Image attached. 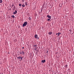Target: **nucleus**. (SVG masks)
<instances>
[{
    "mask_svg": "<svg viewBox=\"0 0 74 74\" xmlns=\"http://www.w3.org/2000/svg\"><path fill=\"white\" fill-rule=\"evenodd\" d=\"M28 19L29 20H31V17H29V18H28Z\"/></svg>",
    "mask_w": 74,
    "mask_h": 74,
    "instance_id": "16",
    "label": "nucleus"
},
{
    "mask_svg": "<svg viewBox=\"0 0 74 74\" xmlns=\"http://www.w3.org/2000/svg\"><path fill=\"white\" fill-rule=\"evenodd\" d=\"M47 17L49 18V19H50V18H51V16H49V15H47Z\"/></svg>",
    "mask_w": 74,
    "mask_h": 74,
    "instance_id": "6",
    "label": "nucleus"
},
{
    "mask_svg": "<svg viewBox=\"0 0 74 74\" xmlns=\"http://www.w3.org/2000/svg\"><path fill=\"white\" fill-rule=\"evenodd\" d=\"M22 5V4H19V6H20V7H21V6Z\"/></svg>",
    "mask_w": 74,
    "mask_h": 74,
    "instance_id": "14",
    "label": "nucleus"
},
{
    "mask_svg": "<svg viewBox=\"0 0 74 74\" xmlns=\"http://www.w3.org/2000/svg\"><path fill=\"white\" fill-rule=\"evenodd\" d=\"M25 3V5L26 6H27V2H26Z\"/></svg>",
    "mask_w": 74,
    "mask_h": 74,
    "instance_id": "11",
    "label": "nucleus"
},
{
    "mask_svg": "<svg viewBox=\"0 0 74 74\" xmlns=\"http://www.w3.org/2000/svg\"><path fill=\"white\" fill-rule=\"evenodd\" d=\"M65 67H66V68H67V65H65Z\"/></svg>",
    "mask_w": 74,
    "mask_h": 74,
    "instance_id": "17",
    "label": "nucleus"
},
{
    "mask_svg": "<svg viewBox=\"0 0 74 74\" xmlns=\"http://www.w3.org/2000/svg\"><path fill=\"white\" fill-rule=\"evenodd\" d=\"M57 34H58V33L57 34H56V35H57Z\"/></svg>",
    "mask_w": 74,
    "mask_h": 74,
    "instance_id": "24",
    "label": "nucleus"
},
{
    "mask_svg": "<svg viewBox=\"0 0 74 74\" xmlns=\"http://www.w3.org/2000/svg\"><path fill=\"white\" fill-rule=\"evenodd\" d=\"M20 54H22L23 53V55H24V54H25V52L24 51H20Z\"/></svg>",
    "mask_w": 74,
    "mask_h": 74,
    "instance_id": "2",
    "label": "nucleus"
},
{
    "mask_svg": "<svg viewBox=\"0 0 74 74\" xmlns=\"http://www.w3.org/2000/svg\"><path fill=\"white\" fill-rule=\"evenodd\" d=\"M3 3V1L2 0H0V3Z\"/></svg>",
    "mask_w": 74,
    "mask_h": 74,
    "instance_id": "12",
    "label": "nucleus"
},
{
    "mask_svg": "<svg viewBox=\"0 0 74 74\" xmlns=\"http://www.w3.org/2000/svg\"><path fill=\"white\" fill-rule=\"evenodd\" d=\"M34 47H37V45H34Z\"/></svg>",
    "mask_w": 74,
    "mask_h": 74,
    "instance_id": "19",
    "label": "nucleus"
},
{
    "mask_svg": "<svg viewBox=\"0 0 74 74\" xmlns=\"http://www.w3.org/2000/svg\"><path fill=\"white\" fill-rule=\"evenodd\" d=\"M34 37L35 38H38V35L37 34L35 35L34 36Z\"/></svg>",
    "mask_w": 74,
    "mask_h": 74,
    "instance_id": "5",
    "label": "nucleus"
},
{
    "mask_svg": "<svg viewBox=\"0 0 74 74\" xmlns=\"http://www.w3.org/2000/svg\"><path fill=\"white\" fill-rule=\"evenodd\" d=\"M16 8V7H15V6H14L13 9V11H14V10H15Z\"/></svg>",
    "mask_w": 74,
    "mask_h": 74,
    "instance_id": "8",
    "label": "nucleus"
},
{
    "mask_svg": "<svg viewBox=\"0 0 74 74\" xmlns=\"http://www.w3.org/2000/svg\"><path fill=\"white\" fill-rule=\"evenodd\" d=\"M27 25V21L24 22L23 25V27H25V26H26Z\"/></svg>",
    "mask_w": 74,
    "mask_h": 74,
    "instance_id": "1",
    "label": "nucleus"
},
{
    "mask_svg": "<svg viewBox=\"0 0 74 74\" xmlns=\"http://www.w3.org/2000/svg\"><path fill=\"white\" fill-rule=\"evenodd\" d=\"M52 33H53V32H49L48 33V34L49 35H51V34H52Z\"/></svg>",
    "mask_w": 74,
    "mask_h": 74,
    "instance_id": "7",
    "label": "nucleus"
},
{
    "mask_svg": "<svg viewBox=\"0 0 74 74\" xmlns=\"http://www.w3.org/2000/svg\"><path fill=\"white\" fill-rule=\"evenodd\" d=\"M12 18H15L14 15L12 16Z\"/></svg>",
    "mask_w": 74,
    "mask_h": 74,
    "instance_id": "13",
    "label": "nucleus"
},
{
    "mask_svg": "<svg viewBox=\"0 0 74 74\" xmlns=\"http://www.w3.org/2000/svg\"><path fill=\"white\" fill-rule=\"evenodd\" d=\"M22 58H23V57L22 56H19L17 58L18 59H21L20 60H22Z\"/></svg>",
    "mask_w": 74,
    "mask_h": 74,
    "instance_id": "3",
    "label": "nucleus"
},
{
    "mask_svg": "<svg viewBox=\"0 0 74 74\" xmlns=\"http://www.w3.org/2000/svg\"><path fill=\"white\" fill-rule=\"evenodd\" d=\"M14 4H12V7H14Z\"/></svg>",
    "mask_w": 74,
    "mask_h": 74,
    "instance_id": "21",
    "label": "nucleus"
},
{
    "mask_svg": "<svg viewBox=\"0 0 74 74\" xmlns=\"http://www.w3.org/2000/svg\"><path fill=\"white\" fill-rule=\"evenodd\" d=\"M16 13H17V11L16 10H15V12H13L14 15H15V14H16Z\"/></svg>",
    "mask_w": 74,
    "mask_h": 74,
    "instance_id": "4",
    "label": "nucleus"
},
{
    "mask_svg": "<svg viewBox=\"0 0 74 74\" xmlns=\"http://www.w3.org/2000/svg\"><path fill=\"white\" fill-rule=\"evenodd\" d=\"M42 63H45V60H42Z\"/></svg>",
    "mask_w": 74,
    "mask_h": 74,
    "instance_id": "9",
    "label": "nucleus"
},
{
    "mask_svg": "<svg viewBox=\"0 0 74 74\" xmlns=\"http://www.w3.org/2000/svg\"><path fill=\"white\" fill-rule=\"evenodd\" d=\"M24 0H22V2H24Z\"/></svg>",
    "mask_w": 74,
    "mask_h": 74,
    "instance_id": "20",
    "label": "nucleus"
},
{
    "mask_svg": "<svg viewBox=\"0 0 74 74\" xmlns=\"http://www.w3.org/2000/svg\"><path fill=\"white\" fill-rule=\"evenodd\" d=\"M48 50H47V52H46V53H48Z\"/></svg>",
    "mask_w": 74,
    "mask_h": 74,
    "instance_id": "22",
    "label": "nucleus"
},
{
    "mask_svg": "<svg viewBox=\"0 0 74 74\" xmlns=\"http://www.w3.org/2000/svg\"><path fill=\"white\" fill-rule=\"evenodd\" d=\"M58 36H60V34H61V33H60V32H58Z\"/></svg>",
    "mask_w": 74,
    "mask_h": 74,
    "instance_id": "10",
    "label": "nucleus"
},
{
    "mask_svg": "<svg viewBox=\"0 0 74 74\" xmlns=\"http://www.w3.org/2000/svg\"><path fill=\"white\" fill-rule=\"evenodd\" d=\"M23 7H25V5L24 4H23L22 5Z\"/></svg>",
    "mask_w": 74,
    "mask_h": 74,
    "instance_id": "15",
    "label": "nucleus"
},
{
    "mask_svg": "<svg viewBox=\"0 0 74 74\" xmlns=\"http://www.w3.org/2000/svg\"><path fill=\"white\" fill-rule=\"evenodd\" d=\"M47 20V21H49L50 20V18H49V19H48Z\"/></svg>",
    "mask_w": 74,
    "mask_h": 74,
    "instance_id": "18",
    "label": "nucleus"
},
{
    "mask_svg": "<svg viewBox=\"0 0 74 74\" xmlns=\"http://www.w3.org/2000/svg\"><path fill=\"white\" fill-rule=\"evenodd\" d=\"M22 48H23V49H24V47H23Z\"/></svg>",
    "mask_w": 74,
    "mask_h": 74,
    "instance_id": "23",
    "label": "nucleus"
}]
</instances>
